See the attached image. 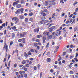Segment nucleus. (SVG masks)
I'll return each mask as SVG.
<instances>
[{
    "instance_id": "nucleus-50",
    "label": "nucleus",
    "mask_w": 78,
    "mask_h": 78,
    "mask_svg": "<svg viewBox=\"0 0 78 78\" xmlns=\"http://www.w3.org/2000/svg\"><path fill=\"white\" fill-rule=\"evenodd\" d=\"M53 66H54L55 69H57V66H58L55 65H53Z\"/></svg>"
},
{
    "instance_id": "nucleus-11",
    "label": "nucleus",
    "mask_w": 78,
    "mask_h": 78,
    "mask_svg": "<svg viewBox=\"0 0 78 78\" xmlns=\"http://www.w3.org/2000/svg\"><path fill=\"white\" fill-rule=\"evenodd\" d=\"M22 43L23 44H25L26 42H25V38H23L22 39Z\"/></svg>"
},
{
    "instance_id": "nucleus-41",
    "label": "nucleus",
    "mask_w": 78,
    "mask_h": 78,
    "mask_svg": "<svg viewBox=\"0 0 78 78\" xmlns=\"http://www.w3.org/2000/svg\"><path fill=\"white\" fill-rule=\"evenodd\" d=\"M54 71V70L53 69H51L50 70V72L51 73H53Z\"/></svg>"
},
{
    "instance_id": "nucleus-27",
    "label": "nucleus",
    "mask_w": 78,
    "mask_h": 78,
    "mask_svg": "<svg viewBox=\"0 0 78 78\" xmlns=\"http://www.w3.org/2000/svg\"><path fill=\"white\" fill-rule=\"evenodd\" d=\"M50 51L48 52L46 54V55L47 56H50Z\"/></svg>"
},
{
    "instance_id": "nucleus-16",
    "label": "nucleus",
    "mask_w": 78,
    "mask_h": 78,
    "mask_svg": "<svg viewBox=\"0 0 78 78\" xmlns=\"http://www.w3.org/2000/svg\"><path fill=\"white\" fill-rule=\"evenodd\" d=\"M55 13H54L53 14H52V17H51V18H54V19H56V18L55 17Z\"/></svg>"
},
{
    "instance_id": "nucleus-35",
    "label": "nucleus",
    "mask_w": 78,
    "mask_h": 78,
    "mask_svg": "<svg viewBox=\"0 0 78 78\" xmlns=\"http://www.w3.org/2000/svg\"><path fill=\"white\" fill-rule=\"evenodd\" d=\"M27 55H31V52L30 51H29L27 53Z\"/></svg>"
},
{
    "instance_id": "nucleus-3",
    "label": "nucleus",
    "mask_w": 78,
    "mask_h": 78,
    "mask_svg": "<svg viewBox=\"0 0 78 78\" xmlns=\"http://www.w3.org/2000/svg\"><path fill=\"white\" fill-rule=\"evenodd\" d=\"M55 28L56 27L55 26H52L48 29V31L49 32H52V31L53 30V29H55Z\"/></svg>"
},
{
    "instance_id": "nucleus-48",
    "label": "nucleus",
    "mask_w": 78,
    "mask_h": 78,
    "mask_svg": "<svg viewBox=\"0 0 78 78\" xmlns=\"http://www.w3.org/2000/svg\"><path fill=\"white\" fill-rule=\"evenodd\" d=\"M13 6H15V5H17V4H16V3L14 2L13 3Z\"/></svg>"
},
{
    "instance_id": "nucleus-51",
    "label": "nucleus",
    "mask_w": 78,
    "mask_h": 78,
    "mask_svg": "<svg viewBox=\"0 0 78 78\" xmlns=\"http://www.w3.org/2000/svg\"><path fill=\"white\" fill-rule=\"evenodd\" d=\"M2 27H5V23H4L3 24H2Z\"/></svg>"
},
{
    "instance_id": "nucleus-59",
    "label": "nucleus",
    "mask_w": 78,
    "mask_h": 78,
    "mask_svg": "<svg viewBox=\"0 0 78 78\" xmlns=\"http://www.w3.org/2000/svg\"><path fill=\"white\" fill-rule=\"evenodd\" d=\"M10 63H11V61H10L9 62V64H8V66H9V67H10Z\"/></svg>"
},
{
    "instance_id": "nucleus-19",
    "label": "nucleus",
    "mask_w": 78,
    "mask_h": 78,
    "mask_svg": "<svg viewBox=\"0 0 78 78\" xmlns=\"http://www.w3.org/2000/svg\"><path fill=\"white\" fill-rule=\"evenodd\" d=\"M77 30H78V27L76 26L74 29V31H76Z\"/></svg>"
},
{
    "instance_id": "nucleus-13",
    "label": "nucleus",
    "mask_w": 78,
    "mask_h": 78,
    "mask_svg": "<svg viewBox=\"0 0 78 78\" xmlns=\"http://www.w3.org/2000/svg\"><path fill=\"white\" fill-rule=\"evenodd\" d=\"M41 15H42L43 16H45L46 15L45 13H44V12L43 11H42L41 12Z\"/></svg>"
},
{
    "instance_id": "nucleus-56",
    "label": "nucleus",
    "mask_w": 78,
    "mask_h": 78,
    "mask_svg": "<svg viewBox=\"0 0 78 78\" xmlns=\"http://www.w3.org/2000/svg\"><path fill=\"white\" fill-rule=\"evenodd\" d=\"M43 40H46V37H43Z\"/></svg>"
},
{
    "instance_id": "nucleus-10",
    "label": "nucleus",
    "mask_w": 78,
    "mask_h": 78,
    "mask_svg": "<svg viewBox=\"0 0 78 78\" xmlns=\"http://www.w3.org/2000/svg\"><path fill=\"white\" fill-rule=\"evenodd\" d=\"M21 6H22V5H21V4H18L16 5V8H20Z\"/></svg>"
},
{
    "instance_id": "nucleus-62",
    "label": "nucleus",
    "mask_w": 78,
    "mask_h": 78,
    "mask_svg": "<svg viewBox=\"0 0 78 78\" xmlns=\"http://www.w3.org/2000/svg\"><path fill=\"white\" fill-rule=\"evenodd\" d=\"M78 56V53H76V56H75L76 58Z\"/></svg>"
},
{
    "instance_id": "nucleus-25",
    "label": "nucleus",
    "mask_w": 78,
    "mask_h": 78,
    "mask_svg": "<svg viewBox=\"0 0 78 78\" xmlns=\"http://www.w3.org/2000/svg\"><path fill=\"white\" fill-rule=\"evenodd\" d=\"M69 73H70V75H73V73H74L73 72V71H71L69 72Z\"/></svg>"
},
{
    "instance_id": "nucleus-29",
    "label": "nucleus",
    "mask_w": 78,
    "mask_h": 78,
    "mask_svg": "<svg viewBox=\"0 0 78 78\" xmlns=\"http://www.w3.org/2000/svg\"><path fill=\"white\" fill-rule=\"evenodd\" d=\"M55 35L56 36H58L59 35V33L58 32H56Z\"/></svg>"
},
{
    "instance_id": "nucleus-1",
    "label": "nucleus",
    "mask_w": 78,
    "mask_h": 78,
    "mask_svg": "<svg viewBox=\"0 0 78 78\" xmlns=\"http://www.w3.org/2000/svg\"><path fill=\"white\" fill-rule=\"evenodd\" d=\"M23 11H24V9L23 8H22L17 10L15 12V13L16 14H19V13L21 12V14H22V13H23Z\"/></svg>"
},
{
    "instance_id": "nucleus-53",
    "label": "nucleus",
    "mask_w": 78,
    "mask_h": 78,
    "mask_svg": "<svg viewBox=\"0 0 78 78\" xmlns=\"http://www.w3.org/2000/svg\"><path fill=\"white\" fill-rule=\"evenodd\" d=\"M49 45V43H47V44L46 45V48H48V47L49 46L48 45Z\"/></svg>"
},
{
    "instance_id": "nucleus-20",
    "label": "nucleus",
    "mask_w": 78,
    "mask_h": 78,
    "mask_svg": "<svg viewBox=\"0 0 78 78\" xmlns=\"http://www.w3.org/2000/svg\"><path fill=\"white\" fill-rule=\"evenodd\" d=\"M30 52H31V53H34V49H33L30 48Z\"/></svg>"
},
{
    "instance_id": "nucleus-18",
    "label": "nucleus",
    "mask_w": 78,
    "mask_h": 78,
    "mask_svg": "<svg viewBox=\"0 0 78 78\" xmlns=\"http://www.w3.org/2000/svg\"><path fill=\"white\" fill-rule=\"evenodd\" d=\"M12 39H14V37H15V34H14V33H13L12 34Z\"/></svg>"
},
{
    "instance_id": "nucleus-46",
    "label": "nucleus",
    "mask_w": 78,
    "mask_h": 78,
    "mask_svg": "<svg viewBox=\"0 0 78 78\" xmlns=\"http://www.w3.org/2000/svg\"><path fill=\"white\" fill-rule=\"evenodd\" d=\"M23 66V65H21L19 66V67H20V68H22V67Z\"/></svg>"
},
{
    "instance_id": "nucleus-12",
    "label": "nucleus",
    "mask_w": 78,
    "mask_h": 78,
    "mask_svg": "<svg viewBox=\"0 0 78 78\" xmlns=\"http://www.w3.org/2000/svg\"><path fill=\"white\" fill-rule=\"evenodd\" d=\"M46 61L47 62H51V58H47Z\"/></svg>"
},
{
    "instance_id": "nucleus-26",
    "label": "nucleus",
    "mask_w": 78,
    "mask_h": 78,
    "mask_svg": "<svg viewBox=\"0 0 78 78\" xmlns=\"http://www.w3.org/2000/svg\"><path fill=\"white\" fill-rule=\"evenodd\" d=\"M44 12H47V11H48V10H47V9H43V11Z\"/></svg>"
},
{
    "instance_id": "nucleus-5",
    "label": "nucleus",
    "mask_w": 78,
    "mask_h": 78,
    "mask_svg": "<svg viewBox=\"0 0 78 78\" xmlns=\"http://www.w3.org/2000/svg\"><path fill=\"white\" fill-rule=\"evenodd\" d=\"M15 21V24H17V23H19V20L18 18H17V17H16Z\"/></svg>"
},
{
    "instance_id": "nucleus-64",
    "label": "nucleus",
    "mask_w": 78,
    "mask_h": 78,
    "mask_svg": "<svg viewBox=\"0 0 78 78\" xmlns=\"http://www.w3.org/2000/svg\"><path fill=\"white\" fill-rule=\"evenodd\" d=\"M61 60V57H60V58H58V61H60Z\"/></svg>"
},
{
    "instance_id": "nucleus-57",
    "label": "nucleus",
    "mask_w": 78,
    "mask_h": 78,
    "mask_svg": "<svg viewBox=\"0 0 78 78\" xmlns=\"http://www.w3.org/2000/svg\"><path fill=\"white\" fill-rule=\"evenodd\" d=\"M69 20H67L66 21V24H68V23H69Z\"/></svg>"
},
{
    "instance_id": "nucleus-60",
    "label": "nucleus",
    "mask_w": 78,
    "mask_h": 78,
    "mask_svg": "<svg viewBox=\"0 0 78 78\" xmlns=\"http://www.w3.org/2000/svg\"><path fill=\"white\" fill-rule=\"evenodd\" d=\"M17 64L15 63L14 65V67H15V68H16V67H17Z\"/></svg>"
},
{
    "instance_id": "nucleus-31",
    "label": "nucleus",
    "mask_w": 78,
    "mask_h": 78,
    "mask_svg": "<svg viewBox=\"0 0 78 78\" xmlns=\"http://www.w3.org/2000/svg\"><path fill=\"white\" fill-rule=\"evenodd\" d=\"M19 45L20 47H23V46L22 44V43H20Z\"/></svg>"
},
{
    "instance_id": "nucleus-9",
    "label": "nucleus",
    "mask_w": 78,
    "mask_h": 78,
    "mask_svg": "<svg viewBox=\"0 0 78 78\" xmlns=\"http://www.w3.org/2000/svg\"><path fill=\"white\" fill-rule=\"evenodd\" d=\"M22 69L23 70H24V71H25L26 72H27V70H28V69H27V68H25V67L23 66L22 67Z\"/></svg>"
},
{
    "instance_id": "nucleus-24",
    "label": "nucleus",
    "mask_w": 78,
    "mask_h": 78,
    "mask_svg": "<svg viewBox=\"0 0 78 78\" xmlns=\"http://www.w3.org/2000/svg\"><path fill=\"white\" fill-rule=\"evenodd\" d=\"M53 37V35H50L48 36V37L49 39H51Z\"/></svg>"
},
{
    "instance_id": "nucleus-38",
    "label": "nucleus",
    "mask_w": 78,
    "mask_h": 78,
    "mask_svg": "<svg viewBox=\"0 0 78 78\" xmlns=\"http://www.w3.org/2000/svg\"><path fill=\"white\" fill-rule=\"evenodd\" d=\"M25 21L26 22H28V19L27 18H25Z\"/></svg>"
},
{
    "instance_id": "nucleus-34",
    "label": "nucleus",
    "mask_w": 78,
    "mask_h": 78,
    "mask_svg": "<svg viewBox=\"0 0 78 78\" xmlns=\"http://www.w3.org/2000/svg\"><path fill=\"white\" fill-rule=\"evenodd\" d=\"M34 45L35 47H37V43H34Z\"/></svg>"
},
{
    "instance_id": "nucleus-63",
    "label": "nucleus",
    "mask_w": 78,
    "mask_h": 78,
    "mask_svg": "<svg viewBox=\"0 0 78 78\" xmlns=\"http://www.w3.org/2000/svg\"><path fill=\"white\" fill-rule=\"evenodd\" d=\"M17 77L18 78H20L21 76L20 75H18L17 76Z\"/></svg>"
},
{
    "instance_id": "nucleus-58",
    "label": "nucleus",
    "mask_w": 78,
    "mask_h": 78,
    "mask_svg": "<svg viewBox=\"0 0 78 78\" xmlns=\"http://www.w3.org/2000/svg\"><path fill=\"white\" fill-rule=\"evenodd\" d=\"M55 32H52V36H53V35H55Z\"/></svg>"
},
{
    "instance_id": "nucleus-2",
    "label": "nucleus",
    "mask_w": 78,
    "mask_h": 78,
    "mask_svg": "<svg viewBox=\"0 0 78 78\" xmlns=\"http://www.w3.org/2000/svg\"><path fill=\"white\" fill-rule=\"evenodd\" d=\"M23 33L20 34V37H25L27 36V32H23Z\"/></svg>"
},
{
    "instance_id": "nucleus-7",
    "label": "nucleus",
    "mask_w": 78,
    "mask_h": 78,
    "mask_svg": "<svg viewBox=\"0 0 78 78\" xmlns=\"http://www.w3.org/2000/svg\"><path fill=\"white\" fill-rule=\"evenodd\" d=\"M43 34L44 35H47V36H49L50 35V32H49L45 31L43 33Z\"/></svg>"
},
{
    "instance_id": "nucleus-8",
    "label": "nucleus",
    "mask_w": 78,
    "mask_h": 78,
    "mask_svg": "<svg viewBox=\"0 0 78 78\" xmlns=\"http://www.w3.org/2000/svg\"><path fill=\"white\" fill-rule=\"evenodd\" d=\"M19 17L21 20H22V19H23L24 18V15H21L19 16Z\"/></svg>"
},
{
    "instance_id": "nucleus-54",
    "label": "nucleus",
    "mask_w": 78,
    "mask_h": 78,
    "mask_svg": "<svg viewBox=\"0 0 78 78\" xmlns=\"http://www.w3.org/2000/svg\"><path fill=\"white\" fill-rule=\"evenodd\" d=\"M42 73H40V76L41 78L42 77Z\"/></svg>"
},
{
    "instance_id": "nucleus-22",
    "label": "nucleus",
    "mask_w": 78,
    "mask_h": 78,
    "mask_svg": "<svg viewBox=\"0 0 78 78\" xmlns=\"http://www.w3.org/2000/svg\"><path fill=\"white\" fill-rule=\"evenodd\" d=\"M33 18H30L29 20L30 22H33Z\"/></svg>"
},
{
    "instance_id": "nucleus-21",
    "label": "nucleus",
    "mask_w": 78,
    "mask_h": 78,
    "mask_svg": "<svg viewBox=\"0 0 78 78\" xmlns=\"http://www.w3.org/2000/svg\"><path fill=\"white\" fill-rule=\"evenodd\" d=\"M24 56L26 58H28V55H27V54L26 52L24 53Z\"/></svg>"
},
{
    "instance_id": "nucleus-28",
    "label": "nucleus",
    "mask_w": 78,
    "mask_h": 78,
    "mask_svg": "<svg viewBox=\"0 0 78 78\" xmlns=\"http://www.w3.org/2000/svg\"><path fill=\"white\" fill-rule=\"evenodd\" d=\"M41 20H45V19H46V18L45 16H43L41 17Z\"/></svg>"
},
{
    "instance_id": "nucleus-6",
    "label": "nucleus",
    "mask_w": 78,
    "mask_h": 78,
    "mask_svg": "<svg viewBox=\"0 0 78 78\" xmlns=\"http://www.w3.org/2000/svg\"><path fill=\"white\" fill-rule=\"evenodd\" d=\"M39 31V27H38L37 29L34 30V33H36L37 32V33Z\"/></svg>"
},
{
    "instance_id": "nucleus-36",
    "label": "nucleus",
    "mask_w": 78,
    "mask_h": 78,
    "mask_svg": "<svg viewBox=\"0 0 78 78\" xmlns=\"http://www.w3.org/2000/svg\"><path fill=\"white\" fill-rule=\"evenodd\" d=\"M13 44V41H11L10 42V45L11 46Z\"/></svg>"
},
{
    "instance_id": "nucleus-32",
    "label": "nucleus",
    "mask_w": 78,
    "mask_h": 78,
    "mask_svg": "<svg viewBox=\"0 0 78 78\" xmlns=\"http://www.w3.org/2000/svg\"><path fill=\"white\" fill-rule=\"evenodd\" d=\"M12 30H16V27L13 26L12 27Z\"/></svg>"
},
{
    "instance_id": "nucleus-15",
    "label": "nucleus",
    "mask_w": 78,
    "mask_h": 78,
    "mask_svg": "<svg viewBox=\"0 0 78 78\" xmlns=\"http://www.w3.org/2000/svg\"><path fill=\"white\" fill-rule=\"evenodd\" d=\"M48 1H45V3L44 4V5L47 6H48Z\"/></svg>"
},
{
    "instance_id": "nucleus-43",
    "label": "nucleus",
    "mask_w": 78,
    "mask_h": 78,
    "mask_svg": "<svg viewBox=\"0 0 78 78\" xmlns=\"http://www.w3.org/2000/svg\"><path fill=\"white\" fill-rule=\"evenodd\" d=\"M35 42H40V41H39V39H37L36 40Z\"/></svg>"
},
{
    "instance_id": "nucleus-37",
    "label": "nucleus",
    "mask_w": 78,
    "mask_h": 78,
    "mask_svg": "<svg viewBox=\"0 0 78 78\" xmlns=\"http://www.w3.org/2000/svg\"><path fill=\"white\" fill-rule=\"evenodd\" d=\"M24 76L25 78H27V74L26 73V74H25L24 75Z\"/></svg>"
},
{
    "instance_id": "nucleus-40",
    "label": "nucleus",
    "mask_w": 78,
    "mask_h": 78,
    "mask_svg": "<svg viewBox=\"0 0 78 78\" xmlns=\"http://www.w3.org/2000/svg\"><path fill=\"white\" fill-rule=\"evenodd\" d=\"M60 3H63L64 4V2L63 1V0H61L60 1Z\"/></svg>"
},
{
    "instance_id": "nucleus-14",
    "label": "nucleus",
    "mask_w": 78,
    "mask_h": 78,
    "mask_svg": "<svg viewBox=\"0 0 78 78\" xmlns=\"http://www.w3.org/2000/svg\"><path fill=\"white\" fill-rule=\"evenodd\" d=\"M22 64L25 65L26 64V60H23L22 62Z\"/></svg>"
},
{
    "instance_id": "nucleus-33",
    "label": "nucleus",
    "mask_w": 78,
    "mask_h": 78,
    "mask_svg": "<svg viewBox=\"0 0 78 78\" xmlns=\"http://www.w3.org/2000/svg\"><path fill=\"white\" fill-rule=\"evenodd\" d=\"M29 15L30 16H33V13L32 12H31L30 13H29Z\"/></svg>"
},
{
    "instance_id": "nucleus-39",
    "label": "nucleus",
    "mask_w": 78,
    "mask_h": 78,
    "mask_svg": "<svg viewBox=\"0 0 78 78\" xmlns=\"http://www.w3.org/2000/svg\"><path fill=\"white\" fill-rule=\"evenodd\" d=\"M44 20H42L41 21H40V23L41 24H42L43 23H44Z\"/></svg>"
},
{
    "instance_id": "nucleus-4",
    "label": "nucleus",
    "mask_w": 78,
    "mask_h": 78,
    "mask_svg": "<svg viewBox=\"0 0 78 78\" xmlns=\"http://www.w3.org/2000/svg\"><path fill=\"white\" fill-rule=\"evenodd\" d=\"M5 45L4 46L3 48H5V49L6 52L8 51V45L6 46V41H5Z\"/></svg>"
},
{
    "instance_id": "nucleus-44",
    "label": "nucleus",
    "mask_w": 78,
    "mask_h": 78,
    "mask_svg": "<svg viewBox=\"0 0 78 78\" xmlns=\"http://www.w3.org/2000/svg\"><path fill=\"white\" fill-rule=\"evenodd\" d=\"M6 30H5L4 31V34L5 35L6 34Z\"/></svg>"
},
{
    "instance_id": "nucleus-45",
    "label": "nucleus",
    "mask_w": 78,
    "mask_h": 78,
    "mask_svg": "<svg viewBox=\"0 0 78 78\" xmlns=\"http://www.w3.org/2000/svg\"><path fill=\"white\" fill-rule=\"evenodd\" d=\"M34 70H37V67L36 66H34Z\"/></svg>"
},
{
    "instance_id": "nucleus-17",
    "label": "nucleus",
    "mask_w": 78,
    "mask_h": 78,
    "mask_svg": "<svg viewBox=\"0 0 78 78\" xmlns=\"http://www.w3.org/2000/svg\"><path fill=\"white\" fill-rule=\"evenodd\" d=\"M38 38V39H39L40 37H42V35H37L36 36Z\"/></svg>"
},
{
    "instance_id": "nucleus-61",
    "label": "nucleus",
    "mask_w": 78,
    "mask_h": 78,
    "mask_svg": "<svg viewBox=\"0 0 78 78\" xmlns=\"http://www.w3.org/2000/svg\"><path fill=\"white\" fill-rule=\"evenodd\" d=\"M24 3V1L23 0L21 1V4H22V3Z\"/></svg>"
},
{
    "instance_id": "nucleus-23",
    "label": "nucleus",
    "mask_w": 78,
    "mask_h": 78,
    "mask_svg": "<svg viewBox=\"0 0 78 78\" xmlns=\"http://www.w3.org/2000/svg\"><path fill=\"white\" fill-rule=\"evenodd\" d=\"M24 66L25 67H30V65H29V64H26Z\"/></svg>"
},
{
    "instance_id": "nucleus-42",
    "label": "nucleus",
    "mask_w": 78,
    "mask_h": 78,
    "mask_svg": "<svg viewBox=\"0 0 78 78\" xmlns=\"http://www.w3.org/2000/svg\"><path fill=\"white\" fill-rule=\"evenodd\" d=\"M76 4H78V2H75L73 3V5H74V6H75V5H76Z\"/></svg>"
},
{
    "instance_id": "nucleus-49",
    "label": "nucleus",
    "mask_w": 78,
    "mask_h": 78,
    "mask_svg": "<svg viewBox=\"0 0 78 78\" xmlns=\"http://www.w3.org/2000/svg\"><path fill=\"white\" fill-rule=\"evenodd\" d=\"M75 20H76L75 19H74L73 20L72 22H73V23H74V24L75 23H76Z\"/></svg>"
},
{
    "instance_id": "nucleus-47",
    "label": "nucleus",
    "mask_w": 78,
    "mask_h": 78,
    "mask_svg": "<svg viewBox=\"0 0 78 78\" xmlns=\"http://www.w3.org/2000/svg\"><path fill=\"white\" fill-rule=\"evenodd\" d=\"M78 8L77 7L75 9V12H78Z\"/></svg>"
},
{
    "instance_id": "nucleus-52",
    "label": "nucleus",
    "mask_w": 78,
    "mask_h": 78,
    "mask_svg": "<svg viewBox=\"0 0 78 78\" xmlns=\"http://www.w3.org/2000/svg\"><path fill=\"white\" fill-rule=\"evenodd\" d=\"M44 21L45 22V23H48V22H49V21H48V20H44Z\"/></svg>"
},
{
    "instance_id": "nucleus-55",
    "label": "nucleus",
    "mask_w": 78,
    "mask_h": 78,
    "mask_svg": "<svg viewBox=\"0 0 78 78\" xmlns=\"http://www.w3.org/2000/svg\"><path fill=\"white\" fill-rule=\"evenodd\" d=\"M73 21V19L72 18L69 21V23H71Z\"/></svg>"
},
{
    "instance_id": "nucleus-30",
    "label": "nucleus",
    "mask_w": 78,
    "mask_h": 78,
    "mask_svg": "<svg viewBox=\"0 0 78 78\" xmlns=\"http://www.w3.org/2000/svg\"><path fill=\"white\" fill-rule=\"evenodd\" d=\"M22 39H19L18 40V42H20V43L22 42Z\"/></svg>"
}]
</instances>
